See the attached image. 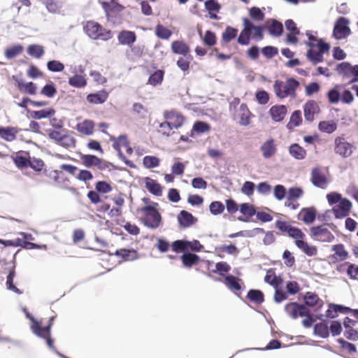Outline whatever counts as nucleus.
<instances>
[{
    "label": "nucleus",
    "mask_w": 358,
    "mask_h": 358,
    "mask_svg": "<svg viewBox=\"0 0 358 358\" xmlns=\"http://www.w3.org/2000/svg\"><path fill=\"white\" fill-rule=\"evenodd\" d=\"M17 130L13 127H0V137L6 141H13L16 138Z\"/></svg>",
    "instance_id": "obj_29"
},
{
    "label": "nucleus",
    "mask_w": 358,
    "mask_h": 358,
    "mask_svg": "<svg viewBox=\"0 0 358 358\" xmlns=\"http://www.w3.org/2000/svg\"><path fill=\"white\" fill-rule=\"evenodd\" d=\"M334 152L343 158H348L352 154L353 146L343 137H337L335 139Z\"/></svg>",
    "instance_id": "obj_10"
},
{
    "label": "nucleus",
    "mask_w": 358,
    "mask_h": 358,
    "mask_svg": "<svg viewBox=\"0 0 358 358\" xmlns=\"http://www.w3.org/2000/svg\"><path fill=\"white\" fill-rule=\"evenodd\" d=\"M57 93V88L52 82H49L41 89V94L48 98H52Z\"/></svg>",
    "instance_id": "obj_53"
},
{
    "label": "nucleus",
    "mask_w": 358,
    "mask_h": 358,
    "mask_svg": "<svg viewBox=\"0 0 358 358\" xmlns=\"http://www.w3.org/2000/svg\"><path fill=\"white\" fill-rule=\"evenodd\" d=\"M352 206V202L348 199L344 198L338 204L332 208L331 211L336 219H343L349 215Z\"/></svg>",
    "instance_id": "obj_11"
},
{
    "label": "nucleus",
    "mask_w": 358,
    "mask_h": 358,
    "mask_svg": "<svg viewBox=\"0 0 358 358\" xmlns=\"http://www.w3.org/2000/svg\"><path fill=\"white\" fill-rule=\"evenodd\" d=\"M341 86L342 85H336L334 87L328 91L327 96L329 103L336 104L341 101V94L338 90V87H341Z\"/></svg>",
    "instance_id": "obj_37"
},
{
    "label": "nucleus",
    "mask_w": 358,
    "mask_h": 358,
    "mask_svg": "<svg viewBox=\"0 0 358 358\" xmlns=\"http://www.w3.org/2000/svg\"><path fill=\"white\" fill-rule=\"evenodd\" d=\"M108 97V93L102 90L96 93H90L87 96V101L93 104H101L104 103Z\"/></svg>",
    "instance_id": "obj_23"
},
{
    "label": "nucleus",
    "mask_w": 358,
    "mask_h": 358,
    "mask_svg": "<svg viewBox=\"0 0 358 358\" xmlns=\"http://www.w3.org/2000/svg\"><path fill=\"white\" fill-rule=\"evenodd\" d=\"M251 115V113L249 110L247 105L245 103H242L239 110L237 113V116L239 117L238 124L242 126H248L250 124V117Z\"/></svg>",
    "instance_id": "obj_25"
},
{
    "label": "nucleus",
    "mask_w": 358,
    "mask_h": 358,
    "mask_svg": "<svg viewBox=\"0 0 358 358\" xmlns=\"http://www.w3.org/2000/svg\"><path fill=\"white\" fill-rule=\"evenodd\" d=\"M301 122V112L299 110H296L292 113L289 121L287 124V128L288 130H292L294 127H299Z\"/></svg>",
    "instance_id": "obj_35"
},
{
    "label": "nucleus",
    "mask_w": 358,
    "mask_h": 358,
    "mask_svg": "<svg viewBox=\"0 0 358 358\" xmlns=\"http://www.w3.org/2000/svg\"><path fill=\"white\" fill-rule=\"evenodd\" d=\"M266 25L268 27L267 30L268 34L272 36L279 37L283 34V24L276 19H267Z\"/></svg>",
    "instance_id": "obj_12"
},
{
    "label": "nucleus",
    "mask_w": 358,
    "mask_h": 358,
    "mask_svg": "<svg viewBox=\"0 0 358 358\" xmlns=\"http://www.w3.org/2000/svg\"><path fill=\"white\" fill-rule=\"evenodd\" d=\"M350 20L345 17H339L334 22L332 36L336 40L346 38L351 34V29L349 27Z\"/></svg>",
    "instance_id": "obj_6"
},
{
    "label": "nucleus",
    "mask_w": 358,
    "mask_h": 358,
    "mask_svg": "<svg viewBox=\"0 0 358 358\" xmlns=\"http://www.w3.org/2000/svg\"><path fill=\"white\" fill-rule=\"evenodd\" d=\"M69 85L76 88H83L87 85V80L81 75L76 74L69 78Z\"/></svg>",
    "instance_id": "obj_38"
},
{
    "label": "nucleus",
    "mask_w": 358,
    "mask_h": 358,
    "mask_svg": "<svg viewBox=\"0 0 358 358\" xmlns=\"http://www.w3.org/2000/svg\"><path fill=\"white\" fill-rule=\"evenodd\" d=\"M171 249L176 253L187 252L186 240H176L173 241L171 245Z\"/></svg>",
    "instance_id": "obj_58"
},
{
    "label": "nucleus",
    "mask_w": 358,
    "mask_h": 358,
    "mask_svg": "<svg viewBox=\"0 0 358 358\" xmlns=\"http://www.w3.org/2000/svg\"><path fill=\"white\" fill-rule=\"evenodd\" d=\"M248 299L257 304H261L264 301V293L259 289H251L248 292Z\"/></svg>",
    "instance_id": "obj_34"
},
{
    "label": "nucleus",
    "mask_w": 358,
    "mask_h": 358,
    "mask_svg": "<svg viewBox=\"0 0 358 358\" xmlns=\"http://www.w3.org/2000/svg\"><path fill=\"white\" fill-rule=\"evenodd\" d=\"M210 126L208 123L203 121L197 120L193 124L192 132L194 131L198 134H203L210 131Z\"/></svg>",
    "instance_id": "obj_47"
},
{
    "label": "nucleus",
    "mask_w": 358,
    "mask_h": 358,
    "mask_svg": "<svg viewBox=\"0 0 358 358\" xmlns=\"http://www.w3.org/2000/svg\"><path fill=\"white\" fill-rule=\"evenodd\" d=\"M27 54L36 59H40L45 53L44 48L38 44H31L27 47Z\"/></svg>",
    "instance_id": "obj_36"
},
{
    "label": "nucleus",
    "mask_w": 358,
    "mask_h": 358,
    "mask_svg": "<svg viewBox=\"0 0 358 358\" xmlns=\"http://www.w3.org/2000/svg\"><path fill=\"white\" fill-rule=\"evenodd\" d=\"M95 189L99 193L106 194L112 190V187L108 182L100 180L95 184Z\"/></svg>",
    "instance_id": "obj_62"
},
{
    "label": "nucleus",
    "mask_w": 358,
    "mask_h": 358,
    "mask_svg": "<svg viewBox=\"0 0 358 358\" xmlns=\"http://www.w3.org/2000/svg\"><path fill=\"white\" fill-rule=\"evenodd\" d=\"M310 231L313 239L321 242L331 243L335 238L325 224L313 226L310 228Z\"/></svg>",
    "instance_id": "obj_7"
},
{
    "label": "nucleus",
    "mask_w": 358,
    "mask_h": 358,
    "mask_svg": "<svg viewBox=\"0 0 358 358\" xmlns=\"http://www.w3.org/2000/svg\"><path fill=\"white\" fill-rule=\"evenodd\" d=\"M239 211L243 214V215L248 217H252L256 214L255 208L248 203H241L239 207Z\"/></svg>",
    "instance_id": "obj_48"
},
{
    "label": "nucleus",
    "mask_w": 358,
    "mask_h": 358,
    "mask_svg": "<svg viewBox=\"0 0 358 358\" xmlns=\"http://www.w3.org/2000/svg\"><path fill=\"white\" fill-rule=\"evenodd\" d=\"M276 150L275 141L272 138L267 139L260 147L262 156L265 159L271 158L276 152Z\"/></svg>",
    "instance_id": "obj_18"
},
{
    "label": "nucleus",
    "mask_w": 358,
    "mask_h": 358,
    "mask_svg": "<svg viewBox=\"0 0 358 358\" xmlns=\"http://www.w3.org/2000/svg\"><path fill=\"white\" fill-rule=\"evenodd\" d=\"M230 270L231 266L228 263L225 262H219L215 264V269L213 270V272L224 277V274L228 273Z\"/></svg>",
    "instance_id": "obj_56"
},
{
    "label": "nucleus",
    "mask_w": 358,
    "mask_h": 358,
    "mask_svg": "<svg viewBox=\"0 0 358 358\" xmlns=\"http://www.w3.org/2000/svg\"><path fill=\"white\" fill-rule=\"evenodd\" d=\"M303 191L300 187H292L287 190V199L288 201H293L298 199L302 196Z\"/></svg>",
    "instance_id": "obj_50"
},
{
    "label": "nucleus",
    "mask_w": 358,
    "mask_h": 358,
    "mask_svg": "<svg viewBox=\"0 0 358 358\" xmlns=\"http://www.w3.org/2000/svg\"><path fill=\"white\" fill-rule=\"evenodd\" d=\"M307 59L311 62L313 64H316L323 62L324 57L321 52L315 51L310 48L306 52Z\"/></svg>",
    "instance_id": "obj_45"
},
{
    "label": "nucleus",
    "mask_w": 358,
    "mask_h": 358,
    "mask_svg": "<svg viewBox=\"0 0 358 358\" xmlns=\"http://www.w3.org/2000/svg\"><path fill=\"white\" fill-rule=\"evenodd\" d=\"M115 255L126 261H133L138 259L137 252L133 249H119L115 251Z\"/></svg>",
    "instance_id": "obj_31"
},
{
    "label": "nucleus",
    "mask_w": 358,
    "mask_h": 358,
    "mask_svg": "<svg viewBox=\"0 0 358 358\" xmlns=\"http://www.w3.org/2000/svg\"><path fill=\"white\" fill-rule=\"evenodd\" d=\"M299 82L293 77L288 78L286 83L276 80L273 84V89L276 96L284 99L288 96H295L296 90L299 87Z\"/></svg>",
    "instance_id": "obj_4"
},
{
    "label": "nucleus",
    "mask_w": 358,
    "mask_h": 358,
    "mask_svg": "<svg viewBox=\"0 0 358 358\" xmlns=\"http://www.w3.org/2000/svg\"><path fill=\"white\" fill-rule=\"evenodd\" d=\"M80 159L86 168L96 166L101 171L108 168L109 163L94 155L80 154Z\"/></svg>",
    "instance_id": "obj_8"
},
{
    "label": "nucleus",
    "mask_w": 358,
    "mask_h": 358,
    "mask_svg": "<svg viewBox=\"0 0 358 358\" xmlns=\"http://www.w3.org/2000/svg\"><path fill=\"white\" fill-rule=\"evenodd\" d=\"M285 313L292 318L296 319L309 313V308L298 302H290L285 306Z\"/></svg>",
    "instance_id": "obj_9"
},
{
    "label": "nucleus",
    "mask_w": 358,
    "mask_h": 358,
    "mask_svg": "<svg viewBox=\"0 0 358 358\" xmlns=\"http://www.w3.org/2000/svg\"><path fill=\"white\" fill-rule=\"evenodd\" d=\"M64 134H62V136L55 142L66 149L75 148L76 146V140L73 136L70 135L71 131L68 129H64Z\"/></svg>",
    "instance_id": "obj_13"
},
{
    "label": "nucleus",
    "mask_w": 358,
    "mask_h": 358,
    "mask_svg": "<svg viewBox=\"0 0 358 358\" xmlns=\"http://www.w3.org/2000/svg\"><path fill=\"white\" fill-rule=\"evenodd\" d=\"M311 182L314 186L323 189L327 183V179L318 169L315 168L311 171Z\"/></svg>",
    "instance_id": "obj_21"
},
{
    "label": "nucleus",
    "mask_w": 358,
    "mask_h": 358,
    "mask_svg": "<svg viewBox=\"0 0 358 358\" xmlns=\"http://www.w3.org/2000/svg\"><path fill=\"white\" fill-rule=\"evenodd\" d=\"M262 55L268 59L275 57L278 53V48L272 45H266L261 49Z\"/></svg>",
    "instance_id": "obj_64"
},
{
    "label": "nucleus",
    "mask_w": 358,
    "mask_h": 358,
    "mask_svg": "<svg viewBox=\"0 0 358 358\" xmlns=\"http://www.w3.org/2000/svg\"><path fill=\"white\" fill-rule=\"evenodd\" d=\"M94 123L90 120H84L82 124L77 125V129L79 132L85 135H90L93 132Z\"/></svg>",
    "instance_id": "obj_44"
},
{
    "label": "nucleus",
    "mask_w": 358,
    "mask_h": 358,
    "mask_svg": "<svg viewBox=\"0 0 358 358\" xmlns=\"http://www.w3.org/2000/svg\"><path fill=\"white\" fill-rule=\"evenodd\" d=\"M47 68L52 72H61L64 69V65L58 60H50L47 62Z\"/></svg>",
    "instance_id": "obj_61"
},
{
    "label": "nucleus",
    "mask_w": 358,
    "mask_h": 358,
    "mask_svg": "<svg viewBox=\"0 0 358 358\" xmlns=\"http://www.w3.org/2000/svg\"><path fill=\"white\" fill-rule=\"evenodd\" d=\"M24 48L21 44H17L6 48L4 51V55L8 59H11L21 54Z\"/></svg>",
    "instance_id": "obj_40"
},
{
    "label": "nucleus",
    "mask_w": 358,
    "mask_h": 358,
    "mask_svg": "<svg viewBox=\"0 0 358 358\" xmlns=\"http://www.w3.org/2000/svg\"><path fill=\"white\" fill-rule=\"evenodd\" d=\"M25 316L31 322V329L33 334H37L36 330L40 329V322L27 310L26 308H22Z\"/></svg>",
    "instance_id": "obj_59"
},
{
    "label": "nucleus",
    "mask_w": 358,
    "mask_h": 358,
    "mask_svg": "<svg viewBox=\"0 0 358 358\" xmlns=\"http://www.w3.org/2000/svg\"><path fill=\"white\" fill-rule=\"evenodd\" d=\"M101 6L107 15L109 13H120L124 9V7L120 4L117 0H110V2L102 1Z\"/></svg>",
    "instance_id": "obj_27"
},
{
    "label": "nucleus",
    "mask_w": 358,
    "mask_h": 358,
    "mask_svg": "<svg viewBox=\"0 0 358 358\" xmlns=\"http://www.w3.org/2000/svg\"><path fill=\"white\" fill-rule=\"evenodd\" d=\"M224 283L231 290L239 291L241 289V286L238 282V278L232 275L224 276Z\"/></svg>",
    "instance_id": "obj_41"
},
{
    "label": "nucleus",
    "mask_w": 358,
    "mask_h": 358,
    "mask_svg": "<svg viewBox=\"0 0 358 358\" xmlns=\"http://www.w3.org/2000/svg\"><path fill=\"white\" fill-rule=\"evenodd\" d=\"M145 187L154 196H160L162 194V185L154 179L149 177L145 178Z\"/></svg>",
    "instance_id": "obj_19"
},
{
    "label": "nucleus",
    "mask_w": 358,
    "mask_h": 358,
    "mask_svg": "<svg viewBox=\"0 0 358 358\" xmlns=\"http://www.w3.org/2000/svg\"><path fill=\"white\" fill-rule=\"evenodd\" d=\"M304 44L310 48L317 47L318 48V52H321L322 55L324 53L328 52L331 48L329 43L325 42L323 38H319L317 43L311 41H305Z\"/></svg>",
    "instance_id": "obj_32"
},
{
    "label": "nucleus",
    "mask_w": 358,
    "mask_h": 358,
    "mask_svg": "<svg viewBox=\"0 0 358 358\" xmlns=\"http://www.w3.org/2000/svg\"><path fill=\"white\" fill-rule=\"evenodd\" d=\"M318 304L317 309H320L323 306V302L315 292H307L305 293L303 296V305L306 308H313Z\"/></svg>",
    "instance_id": "obj_15"
},
{
    "label": "nucleus",
    "mask_w": 358,
    "mask_h": 358,
    "mask_svg": "<svg viewBox=\"0 0 358 358\" xmlns=\"http://www.w3.org/2000/svg\"><path fill=\"white\" fill-rule=\"evenodd\" d=\"M335 70L343 79L352 77L348 85L358 83V64L352 65L348 62H343L336 65Z\"/></svg>",
    "instance_id": "obj_5"
},
{
    "label": "nucleus",
    "mask_w": 358,
    "mask_h": 358,
    "mask_svg": "<svg viewBox=\"0 0 358 358\" xmlns=\"http://www.w3.org/2000/svg\"><path fill=\"white\" fill-rule=\"evenodd\" d=\"M319 110L320 108L315 101H308L303 106L305 120L307 122H312L314 120L315 114Z\"/></svg>",
    "instance_id": "obj_16"
},
{
    "label": "nucleus",
    "mask_w": 358,
    "mask_h": 358,
    "mask_svg": "<svg viewBox=\"0 0 358 358\" xmlns=\"http://www.w3.org/2000/svg\"><path fill=\"white\" fill-rule=\"evenodd\" d=\"M180 259L185 267L191 268L196 265L200 262L201 258L195 253L185 252L180 256Z\"/></svg>",
    "instance_id": "obj_22"
},
{
    "label": "nucleus",
    "mask_w": 358,
    "mask_h": 358,
    "mask_svg": "<svg viewBox=\"0 0 358 358\" xmlns=\"http://www.w3.org/2000/svg\"><path fill=\"white\" fill-rule=\"evenodd\" d=\"M178 222L180 226L182 228H187L194 224L197 222V218L195 217L189 212L182 210L177 216Z\"/></svg>",
    "instance_id": "obj_14"
},
{
    "label": "nucleus",
    "mask_w": 358,
    "mask_h": 358,
    "mask_svg": "<svg viewBox=\"0 0 358 358\" xmlns=\"http://www.w3.org/2000/svg\"><path fill=\"white\" fill-rule=\"evenodd\" d=\"M159 204L156 202H152L140 209L145 217L142 219V222L145 227L155 229L159 227L162 222V217L158 210Z\"/></svg>",
    "instance_id": "obj_2"
},
{
    "label": "nucleus",
    "mask_w": 358,
    "mask_h": 358,
    "mask_svg": "<svg viewBox=\"0 0 358 358\" xmlns=\"http://www.w3.org/2000/svg\"><path fill=\"white\" fill-rule=\"evenodd\" d=\"M173 52L185 56L189 52L188 45L182 41H174L171 43Z\"/></svg>",
    "instance_id": "obj_33"
},
{
    "label": "nucleus",
    "mask_w": 358,
    "mask_h": 358,
    "mask_svg": "<svg viewBox=\"0 0 358 358\" xmlns=\"http://www.w3.org/2000/svg\"><path fill=\"white\" fill-rule=\"evenodd\" d=\"M164 75V71L157 70L150 76L148 78V83L153 86L160 84L163 80Z\"/></svg>",
    "instance_id": "obj_51"
},
{
    "label": "nucleus",
    "mask_w": 358,
    "mask_h": 358,
    "mask_svg": "<svg viewBox=\"0 0 358 358\" xmlns=\"http://www.w3.org/2000/svg\"><path fill=\"white\" fill-rule=\"evenodd\" d=\"M15 276V268H13L12 269L10 270V271L7 275V279H6L7 289L10 291L14 292L15 293H16L17 294H21L22 293V292L20 289H19L16 286H15V285L13 283V280H14Z\"/></svg>",
    "instance_id": "obj_42"
},
{
    "label": "nucleus",
    "mask_w": 358,
    "mask_h": 358,
    "mask_svg": "<svg viewBox=\"0 0 358 358\" xmlns=\"http://www.w3.org/2000/svg\"><path fill=\"white\" fill-rule=\"evenodd\" d=\"M316 215L317 211L314 207L303 208L299 214V219L309 224L315 220Z\"/></svg>",
    "instance_id": "obj_17"
},
{
    "label": "nucleus",
    "mask_w": 358,
    "mask_h": 358,
    "mask_svg": "<svg viewBox=\"0 0 358 358\" xmlns=\"http://www.w3.org/2000/svg\"><path fill=\"white\" fill-rule=\"evenodd\" d=\"M199 34L206 45L212 47L216 44L217 38L215 34L211 30H207L203 36H202L201 31H199Z\"/></svg>",
    "instance_id": "obj_39"
},
{
    "label": "nucleus",
    "mask_w": 358,
    "mask_h": 358,
    "mask_svg": "<svg viewBox=\"0 0 358 358\" xmlns=\"http://www.w3.org/2000/svg\"><path fill=\"white\" fill-rule=\"evenodd\" d=\"M313 334L322 338H327L329 336L328 322L324 320L322 322L316 323L313 327Z\"/></svg>",
    "instance_id": "obj_28"
},
{
    "label": "nucleus",
    "mask_w": 358,
    "mask_h": 358,
    "mask_svg": "<svg viewBox=\"0 0 358 358\" xmlns=\"http://www.w3.org/2000/svg\"><path fill=\"white\" fill-rule=\"evenodd\" d=\"M83 31L92 40L108 41L113 37L110 30L106 29L101 24L94 20H88L83 26Z\"/></svg>",
    "instance_id": "obj_3"
},
{
    "label": "nucleus",
    "mask_w": 358,
    "mask_h": 358,
    "mask_svg": "<svg viewBox=\"0 0 358 358\" xmlns=\"http://www.w3.org/2000/svg\"><path fill=\"white\" fill-rule=\"evenodd\" d=\"M318 129L320 131L331 134L337 129V125L334 122L320 121L318 124Z\"/></svg>",
    "instance_id": "obj_43"
},
{
    "label": "nucleus",
    "mask_w": 358,
    "mask_h": 358,
    "mask_svg": "<svg viewBox=\"0 0 358 358\" xmlns=\"http://www.w3.org/2000/svg\"><path fill=\"white\" fill-rule=\"evenodd\" d=\"M331 250L334 251L336 255L341 257L342 260H345L348 257V252L345 250L344 245L341 243L333 245Z\"/></svg>",
    "instance_id": "obj_63"
},
{
    "label": "nucleus",
    "mask_w": 358,
    "mask_h": 358,
    "mask_svg": "<svg viewBox=\"0 0 358 358\" xmlns=\"http://www.w3.org/2000/svg\"><path fill=\"white\" fill-rule=\"evenodd\" d=\"M275 227L281 232L287 233L290 238L294 239L296 246L307 256L313 257L317 255L316 246L309 245L305 241L306 235L301 229L293 227L289 222L281 220H276Z\"/></svg>",
    "instance_id": "obj_1"
},
{
    "label": "nucleus",
    "mask_w": 358,
    "mask_h": 358,
    "mask_svg": "<svg viewBox=\"0 0 358 358\" xmlns=\"http://www.w3.org/2000/svg\"><path fill=\"white\" fill-rule=\"evenodd\" d=\"M273 194L277 200L281 201L287 198V190L284 185H276L273 188Z\"/></svg>",
    "instance_id": "obj_57"
},
{
    "label": "nucleus",
    "mask_w": 358,
    "mask_h": 358,
    "mask_svg": "<svg viewBox=\"0 0 358 358\" xmlns=\"http://www.w3.org/2000/svg\"><path fill=\"white\" fill-rule=\"evenodd\" d=\"M249 15L250 18L255 21H262L265 17V13L257 6H253L249 10Z\"/></svg>",
    "instance_id": "obj_52"
},
{
    "label": "nucleus",
    "mask_w": 358,
    "mask_h": 358,
    "mask_svg": "<svg viewBox=\"0 0 358 358\" xmlns=\"http://www.w3.org/2000/svg\"><path fill=\"white\" fill-rule=\"evenodd\" d=\"M288 151L289 154L297 160L305 159L307 154L306 150L296 143L291 144L289 147Z\"/></svg>",
    "instance_id": "obj_26"
},
{
    "label": "nucleus",
    "mask_w": 358,
    "mask_h": 358,
    "mask_svg": "<svg viewBox=\"0 0 358 358\" xmlns=\"http://www.w3.org/2000/svg\"><path fill=\"white\" fill-rule=\"evenodd\" d=\"M55 114V110L53 108H48L40 110L30 111V116L34 120H41L43 118L51 117Z\"/></svg>",
    "instance_id": "obj_30"
},
{
    "label": "nucleus",
    "mask_w": 358,
    "mask_h": 358,
    "mask_svg": "<svg viewBox=\"0 0 358 358\" xmlns=\"http://www.w3.org/2000/svg\"><path fill=\"white\" fill-rule=\"evenodd\" d=\"M117 39L121 45H131L136 41V36L132 31L122 30L119 33Z\"/></svg>",
    "instance_id": "obj_24"
},
{
    "label": "nucleus",
    "mask_w": 358,
    "mask_h": 358,
    "mask_svg": "<svg viewBox=\"0 0 358 358\" xmlns=\"http://www.w3.org/2000/svg\"><path fill=\"white\" fill-rule=\"evenodd\" d=\"M287 112V109L285 105H275L269 110L272 120L277 122H281L284 119Z\"/></svg>",
    "instance_id": "obj_20"
},
{
    "label": "nucleus",
    "mask_w": 358,
    "mask_h": 358,
    "mask_svg": "<svg viewBox=\"0 0 358 358\" xmlns=\"http://www.w3.org/2000/svg\"><path fill=\"white\" fill-rule=\"evenodd\" d=\"M237 33L238 30L236 28L228 26L222 33V40L226 43H229L236 38Z\"/></svg>",
    "instance_id": "obj_55"
},
{
    "label": "nucleus",
    "mask_w": 358,
    "mask_h": 358,
    "mask_svg": "<svg viewBox=\"0 0 358 358\" xmlns=\"http://www.w3.org/2000/svg\"><path fill=\"white\" fill-rule=\"evenodd\" d=\"M327 200L330 206L337 205L343 201L344 198L342 197V195L337 192H331L327 194L326 196Z\"/></svg>",
    "instance_id": "obj_60"
},
{
    "label": "nucleus",
    "mask_w": 358,
    "mask_h": 358,
    "mask_svg": "<svg viewBox=\"0 0 358 358\" xmlns=\"http://www.w3.org/2000/svg\"><path fill=\"white\" fill-rule=\"evenodd\" d=\"M155 34L159 38L167 40L171 37L172 32L162 24H159L156 26Z\"/></svg>",
    "instance_id": "obj_46"
},
{
    "label": "nucleus",
    "mask_w": 358,
    "mask_h": 358,
    "mask_svg": "<svg viewBox=\"0 0 358 358\" xmlns=\"http://www.w3.org/2000/svg\"><path fill=\"white\" fill-rule=\"evenodd\" d=\"M224 205L218 201H212L209 206V210L213 215H220L224 210Z\"/></svg>",
    "instance_id": "obj_54"
},
{
    "label": "nucleus",
    "mask_w": 358,
    "mask_h": 358,
    "mask_svg": "<svg viewBox=\"0 0 358 358\" xmlns=\"http://www.w3.org/2000/svg\"><path fill=\"white\" fill-rule=\"evenodd\" d=\"M160 160L155 156H145L143 159V164L147 169H154L159 165Z\"/></svg>",
    "instance_id": "obj_49"
}]
</instances>
